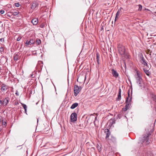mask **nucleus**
I'll return each instance as SVG.
<instances>
[{"mask_svg":"<svg viewBox=\"0 0 156 156\" xmlns=\"http://www.w3.org/2000/svg\"><path fill=\"white\" fill-rule=\"evenodd\" d=\"M110 140H111L113 142H115L116 141V138L113 136H111Z\"/></svg>","mask_w":156,"mask_h":156,"instance_id":"nucleus-23","label":"nucleus"},{"mask_svg":"<svg viewBox=\"0 0 156 156\" xmlns=\"http://www.w3.org/2000/svg\"><path fill=\"white\" fill-rule=\"evenodd\" d=\"M1 85L2 87L1 88V89L2 91H5L7 90L8 89H9V87L5 84L3 83L1 84Z\"/></svg>","mask_w":156,"mask_h":156,"instance_id":"nucleus-6","label":"nucleus"},{"mask_svg":"<svg viewBox=\"0 0 156 156\" xmlns=\"http://www.w3.org/2000/svg\"><path fill=\"white\" fill-rule=\"evenodd\" d=\"M82 89L81 87H79L77 85H76L74 87V93L75 96H77Z\"/></svg>","mask_w":156,"mask_h":156,"instance_id":"nucleus-4","label":"nucleus"},{"mask_svg":"<svg viewBox=\"0 0 156 156\" xmlns=\"http://www.w3.org/2000/svg\"><path fill=\"white\" fill-rule=\"evenodd\" d=\"M38 119L37 120V122H38Z\"/></svg>","mask_w":156,"mask_h":156,"instance_id":"nucleus-44","label":"nucleus"},{"mask_svg":"<svg viewBox=\"0 0 156 156\" xmlns=\"http://www.w3.org/2000/svg\"><path fill=\"white\" fill-rule=\"evenodd\" d=\"M16 94L17 95H18V96H19V92H18V91H16Z\"/></svg>","mask_w":156,"mask_h":156,"instance_id":"nucleus-35","label":"nucleus"},{"mask_svg":"<svg viewBox=\"0 0 156 156\" xmlns=\"http://www.w3.org/2000/svg\"><path fill=\"white\" fill-rule=\"evenodd\" d=\"M146 10H148V11H149V10L148 9H145Z\"/></svg>","mask_w":156,"mask_h":156,"instance_id":"nucleus-42","label":"nucleus"},{"mask_svg":"<svg viewBox=\"0 0 156 156\" xmlns=\"http://www.w3.org/2000/svg\"><path fill=\"white\" fill-rule=\"evenodd\" d=\"M120 10H119V9H118L117 12L116 13V16H119V14H120Z\"/></svg>","mask_w":156,"mask_h":156,"instance_id":"nucleus-29","label":"nucleus"},{"mask_svg":"<svg viewBox=\"0 0 156 156\" xmlns=\"http://www.w3.org/2000/svg\"><path fill=\"white\" fill-rule=\"evenodd\" d=\"M128 109V108H126L125 107V108H123L122 109V110L123 111H124V112H125Z\"/></svg>","mask_w":156,"mask_h":156,"instance_id":"nucleus-30","label":"nucleus"},{"mask_svg":"<svg viewBox=\"0 0 156 156\" xmlns=\"http://www.w3.org/2000/svg\"><path fill=\"white\" fill-rule=\"evenodd\" d=\"M105 133L106 135L105 139L106 140H108V137L111 134L109 130L108 129H106L105 130Z\"/></svg>","mask_w":156,"mask_h":156,"instance_id":"nucleus-8","label":"nucleus"},{"mask_svg":"<svg viewBox=\"0 0 156 156\" xmlns=\"http://www.w3.org/2000/svg\"><path fill=\"white\" fill-rule=\"evenodd\" d=\"M31 22L33 25H36L38 23V19L36 18L33 19L32 20Z\"/></svg>","mask_w":156,"mask_h":156,"instance_id":"nucleus-16","label":"nucleus"},{"mask_svg":"<svg viewBox=\"0 0 156 156\" xmlns=\"http://www.w3.org/2000/svg\"><path fill=\"white\" fill-rule=\"evenodd\" d=\"M0 12L1 14H3L4 13L5 11L3 10H1L0 11Z\"/></svg>","mask_w":156,"mask_h":156,"instance_id":"nucleus-33","label":"nucleus"},{"mask_svg":"<svg viewBox=\"0 0 156 156\" xmlns=\"http://www.w3.org/2000/svg\"><path fill=\"white\" fill-rule=\"evenodd\" d=\"M35 43V40L33 39H30L29 41L27 40L26 42V44L28 45H31L32 44H34Z\"/></svg>","mask_w":156,"mask_h":156,"instance_id":"nucleus-11","label":"nucleus"},{"mask_svg":"<svg viewBox=\"0 0 156 156\" xmlns=\"http://www.w3.org/2000/svg\"><path fill=\"white\" fill-rule=\"evenodd\" d=\"M3 49L2 48H0V51H3Z\"/></svg>","mask_w":156,"mask_h":156,"instance_id":"nucleus-36","label":"nucleus"},{"mask_svg":"<svg viewBox=\"0 0 156 156\" xmlns=\"http://www.w3.org/2000/svg\"><path fill=\"white\" fill-rule=\"evenodd\" d=\"M1 130H2V129L0 128V132L1 131Z\"/></svg>","mask_w":156,"mask_h":156,"instance_id":"nucleus-41","label":"nucleus"},{"mask_svg":"<svg viewBox=\"0 0 156 156\" xmlns=\"http://www.w3.org/2000/svg\"><path fill=\"white\" fill-rule=\"evenodd\" d=\"M3 105V101L2 100H0V106H2Z\"/></svg>","mask_w":156,"mask_h":156,"instance_id":"nucleus-32","label":"nucleus"},{"mask_svg":"<svg viewBox=\"0 0 156 156\" xmlns=\"http://www.w3.org/2000/svg\"><path fill=\"white\" fill-rule=\"evenodd\" d=\"M149 66H148L147 67H146L145 68H143V70H144V71L145 72V73H146V75L148 76H149L150 75V73L149 72Z\"/></svg>","mask_w":156,"mask_h":156,"instance_id":"nucleus-13","label":"nucleus"},{"mask_svg":"<svg viewBox=\"0 0 156 156\" xmlns=\"http://www.w3.org/2000/svg\"><path fill=\"white\" fill-rule=\"evenodd\" d=\"M118 19V18H116V17L115 18V21H116V20H117V19Z\"/></svg>","mask_w":156,"mask_h":156,"instance_id":"nucleus-38","label":"nucleus"},{"mask_svg":"<svg viewBox=\"0 0 156 156\" xmlns=\"http://www.w3.org/2000/svg\"><path fill=\"white\" fill-rule=\"evenodd\" d=\"M6 59L4 57H2L0 59V62L1 63H5L6 61Z\"/></svg>","mask_w":156,"mask_h":156,"instance_id":"nucleus-17","label":"nucleus"},{"mask_svg":"<svg viewBox=\"0 0 156 156\" xmlns=\"http://www.w3.org/2000/svg\"><path fill=\"white\" fill-rule=\"evenodd\" d=\"M96 59L98 64H99V58L100 55L98 53H97L96 54Z\"/></svg>","mask_w":156,"mask_h":156,"instance_id":"nucleus-19","label":"nucleus"},{"mask_svg":"<svg viewBox=\"0 0 156 156\" xmlns=\"http://www.w3.org/2000/svg\"><path fill=\"white\" fill-rule=\"evenodd\" d=\"M77 115L75 112L72 113L70 116V119L72 122L76 121L77 120Z\"/></svg>","mask_w":156,"mask_h":156,"instance_id":"nucleus-7","label":"nucleus"},{"mask_svg":"<svg viewBox=\"0 0 156 156\" xmlns=\"http://www.w3.org/2000/svg\"><path fill=\"white\" fill-rule=\"evenodd\" d=\"M154 13H156V12H154Z\"/></svg>","mask_w":156,"mask_h":156,"instance_id":"nucleus-43","label":"nucleus"},{"mask_svg":"<svg viewBox=\"0 0 156 156\" xmlns=\"http://www.w3.org/2000/svg\"><path fill=\"white\" fill-rule=\"evenodd\" d=\"M151 97L153 99V100L156 102V95L152 94H151Z\"/></svg>","mask_w":156,"mask_h":156,"instance_id":"nucleus-21","label":"nucleus"},{"mask_svg":"<svg viewBox=\"0 0 156 156\" xmlns=\"http://www.w3.org/2000/svg\"><path fill=\"white\" fill-rule=\"evenodd\" d=\"M21 38V37L19 36V37L16 39L17 41H19Z\"/></svg>","mask_w":156,"mask_h":156,"instance_id":"nucleus-31","label":"nucleus"},{"mask_svg":"<svg viewBox=\"0 0 156 156\" xmlns=\"http://www.w3.org/2000/svg\"><path fill=\"white\" fill-rule=\"evenodd\" d=\"M113 76L115 78H117L119 76L118 73L114 69H112L111 70Z\"/></svg>","mask_w":156,"mask_h":156,"instance_id":"nucleus-12","label":"nucleus"},{"mask_svg":"<svg viewBox=\"0 0 156 156\" xmlns=\"http://www.w3.org/2000/svg\"><path fill=\"white\" fill-rule=\"evenodd\" d=\"M11 12L12 13V14L14 16H16L19 13V12L16 10H14Z\"/></svg>","mask_w":156,"mask_h":156,"instance_id":"nucleus-20","label":"nucleus"},{"mask_svg":"<svg viewBox=\"0 0 156 156\" xmlns=\"http://www.w3.org/2000/svg\"><path fill=\"white\" fill-rule=\"evenodd\" d=\"M14 5L16 7H19L20 5V4L19 3H15Z\"/></svg>","mask_w":156,"mask_h":156,"instance_id":"nucleus-27","label":"nucleus"},{"mask_svg":"<svg viewBox=\"0 0 156 156\" xmlns=\"http://www.w3.org/2000/svg\"><path fill=\"white\" fill-rule=\"evenodd\" d=\"M118 48L119 52L122 57H124L126 58H129V55L127 52H125L124 46L119 45L118 46Z\"/></svg>","mask_w":156,"mask_h":156,"instance_id":"nucleus-2","label":"nucleus"},{"mask_svg":"<svg viewBox=\"0 0 156 156\" xmlns=\"http://www.w3.org/2000/svg\"><path fill=\"white\" fill-rule=\"evenodd\" d=\"M19 57L18 55H16L14 57V60L15 61H17Z\"/></svg>","mask_w":156,"mask_h":156,"instance_id":"nucleus-25","label":"nucleus"},{"mask_svg":"<svg viewBox=\"0 0 156 156\" xmlns=\"http://www.w3.org/2000/svg\"><path fill=\"white\" fill-rule=\"evenodd\" d=\"M139 8L138 9L139 11H141L142 8V7L141 5H139Z\"/></svg>","mask_w":156,"mask_h":156,"instance_id":"nucleus-28","label":"nucleus"},{"mask_svg":"<svg viewBox=\"0 0 156 156\" xmlns=\"http://www.w3.org/2000/svg\"><path fill=\"white\" fill-rule=\"evenodd\" d=\"M6 122L5 121H4L3 120H2V125L3 126H4L5 127L6 126Z\"/></svg>","mask_w":156,"mask_h":156,"instance_id":"nucleus-24","label":"nucleus"},{"mask_svg":"<svg viewBox=\"0 0 156 156\" xmlns=\"http://www.w3.org/2000/svg\"><path fill=\"white\" fill-rule=\"evenodd\" d=\"M149 135L147 134V135H145L144 136L142 139L143 143L145 140H146V143L147 144H150L151 142V140H150L149 138Z\"/></svg>","mask_w":156,"mask_h":156,"instance_id":"nucleus-5","label":"nucleus"},{"mask_svg":"<svg viewBox=\"0 0 156 156\" xmlns=\"http://www.w3.org/2000/svg\"><path fill=\"white\" fill-rule=\"evenodd\" d=\"M38 5V4L36 2H34L33 3L31 7V9H35Z\"/></svg>","mask_w":156,"mask_h":156,"instance_id":"nucleus-15","label":"nucleus"},{"mask_svg":"<svg viewBox=\"0 0 156 156\" xmlns=\"http://www.w3.org/2000/svg\"><path fill=\"white\" fill-rule=\"evenodd\" d=\"M140 62L142 63V64L144 65V68H145L148 66L147 65V63L146 62L145 59H144V57L143 56L141 58Z\"/></svg>","mask_w":156,"mask_h":156,"instance_id":"nucleus-10","label":"nucleus"},{"mask_svg":"<svg viewBox=\"0 0 156 156\" xmlns=\"http://www.w3.org/2000/svg\"><path fill=\"white\" fill-rule=\"evenodd\" d=\"M119 16H116L115 17L116 18H118H118H119Z\"/></svg>","mask_w":156,"mask_h":156,"instance_id":"nucleus-37","label":"nucleus"},{"mask_svg":"<svg viewBox=\"0 0 156 156\" xmlns=\"http://www.w3.org/2000/svg\"><path fill=\"white\" fill-rule=\"evenodd\" d=\"M41 42V41L40 39L37 40L36 41V44L38 45Z\"/></svg>","mask_w":156,"mask_h":156,"instance_id":"nucleus-26","label":"nucleus"},{"mask_svg":"<svg viewBox=\"0 0 156 156\" xmlns=\"http://www.w3.org/2000/svg\"><path fill=\"white\" fill-rule=\"evenodd\" d=\"M22 105L24 109L25 113L27 114V105H26L24 104H22Z\"/></svg>","mask_w":156,"mask_h":156,"instance_id":"nucleus-22","label":"nucleus"},{"mask_svg":"<svg viewBox=\"0 0 156 156\" xmlns=\"http://www.w3.org/2000/svg\"><path fill=\"white\" fill-rule=\"evenodd\" d=\"M10 101V98L8 97H7L3 99V103L4 106H6L7 105Z\"/></svg>","mask_w":156,"mask_h":156,"instance_id":"nucleus-9","label":"nucleus"},{"mask_svg":"<svg viewBox=\"0 0 156 156\" xmlns=\"http://www.w3.org/2000/svg\"><path fill=\"white\" fill-rule=\"evenodd\" d=\"M78 105V104L77 103H75L73 104L71 106V108L72 109H73L77 107Z\"/></svg>","mask_w":156,"mask_h":156,"instance_id":"nucleus-18","label":"nucleus"},{"mask_svg":"<svg viewBox=\"0 0 156 156\" xmlns=\"http://www.w3.org/2000/svg\"><path fill=\"white\" fill-rule=\"evenodd\" d=\"M121 90L120 88H119V94L118 95V97L116 98V100L118 101H119L121 100Z\"/></svg>","mask_w":156,"mask_h":156,"instance_id":"nucleus-14","label":"nucleus"},{"mask_svg":"<svg viewBox=\"0 0 156 156\" xmlns=\"http://www.w3.org/2000/svg\"><path fill=\"white\" fill-rule=\"evenodd\" d=\"M0 40L1 41H3V42H4V38H1L0 39Z\"/></svg>","mask_w":156,"mask_h":156,"instance_id":"nucleus-34","label":"nucleus"},{"mask_svg":"<svg viewBox=\"0 0 156 156\" xmlns=\"http://www.w3.org/2000/svg\"><path fill=\"white\" fill-rule=\"evenodd\" d=\"M86 76L85 77L84 80H86Z\"/></svg>","mask_w":156,"mask_h":156,"instance_id":"nucleus-40","label":"nucleus"},{"mask_svg":"<svg viewBox=\"0 0 156 156\" xmlns=\"http://www.w3.org/2000/svg\"><path fill=\"white\" fill-rule=\"evenodd\" d=\"M136 74L134 75L136 83L141 88L144 87L143 79L141 76V73L137 70L136 71Z\"/></svg>","mask_w":156,"mask_h":156,"instance_id":"nucleus-1","label":"nucleus"},{"mask_svg":"<svg viewBox=\"0 0 156 156\" xmlns=\"http://www.w3.org/2000/svg\"><path fill=\"white\" fill-rule=\"evenodd\" d=\"M2 121V119H0V122H1Z\"/></svg>","mask_w":156,"mask_h":156,"instance_id":"nucleus-39","label":"nucleus"},{"mask_svg":"<svg viewBox=\"0 0 156 156\" xmlns=\"http://www.w3.org/2000/svg\"><path fill=\"white\" fill-rule=\"evenodd\" d=\"M130 91L129 90L128 92V97H127L126 101V104L125 106V107L128 109L129 106L131 105V102L132 101V97L131 96H130Z\"/></svg>","mask_w":156,"mask_h":156,"instance_id":"nucleus-3","label":"nucleus"}]
</instances>
